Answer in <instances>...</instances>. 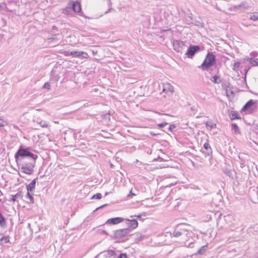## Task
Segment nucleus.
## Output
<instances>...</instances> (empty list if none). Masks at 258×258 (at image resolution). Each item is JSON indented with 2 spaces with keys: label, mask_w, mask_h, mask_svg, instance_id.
<instances>
[{
  "label": "nucleus",
  "mask_w": 258,
  "mask_h": 258,
  "mask_svg": "<svg viewBox=\"0 0 258 258\" xmlns=\"http://www.w3.org/2000/svg\"><path fill=\"white\" fill-rule=\"evenodd\" d=\"M138 217L139 218H141V215L139 214L138 215H132V216H131V218H133V217Z\"/></svg>",
  "instance_id": "e433bc0d"
},
{
  "label": "nucleus",
  "mask_w": 258,
  "mask_h": 258,
  "mask_svg": "<svg viewBox=\"0 0 258 258\" xmlns=\"http://www.w3.org/2000/svg\"><path fill=\"white\" fill-rule=\"evenodd\" d=\"M102 254L105 258H110L111 257H114L115 255V251L112 250L104 251L102 252Z\"/></svg>",
  "instance_id": "4468645a"
},
{
  "label": "nucleus",
  "mask_w": 258,
  "mask_h": 258,
  "mask_svg": "<svg viewBox=\"0 0 258 258\" xmlns=\"http://www.w3.org/2000/svg\"><path fill=\"white\" fill-rule=\"evenodd\" d=\"M110 113H106L104 115V118L110 120Z\"/></svg>",
  "instance_id": "72a5a7b5"
},
{
  "label": "nucleus",
  "mask_w": 258,
  "mask_h": 258,
  "mask_svg": "<svg viewBox=\"0 0 258 258\" xmlns=\"http://www.w3.org/2000/svg\"><path fill=\"white\" fill-rule=\"evenodd\" d=\"M117 258H127V255L125 253H120L117 257Z\"/></svg>",
  "instance_id": "473e14b6"
},
{
  "label": "nucleus",
  "mask_w": 258,
  "mask_h": 258,
  "mask_svg": "<svg viewBox=\"0 0 258 258\" xmlns=\"http://www.w3.org/2000/svg\"><path fill=\"white\" fill-rule=\"evenodd\" d=\"M131 232L130 228H123L113 231V235L111 236L114 239H121L129 234Z\"/></svg>",
  "instance_id": "7ed1b4c3"
},
{
  "label": "nucleus",
  "mask_w": 258,
  "mask_h": 258,
  "mask_svg": "<svg viewBox=\"0 0 258 258\" xmlns=\"http://www.w3.org/2000/svg\"><path fill=\"white\" fill-rule=\"evenodd\" d=\"M69 3L70 7H71L72 9H73V11L74 12L79 13L81 11V5L79 3L70 1Z\"/></svg>",
  "instance_id": "9d476101"
},
{
  "label": "nucleus",
  "mask_w": 258,
  "mask_h": 258,
  "mask_svg": "<svg viewBox=\"0 0 258 258\" xmlns=\"http://www.w3.org/2000/svg\"><path fill=\"white\" fill-rule=\"evenodd\" d=\"M17 163L21 167L19 168L22 173L31 174L34 171L36 159L37 155L29 151L28 149L20 147L15 155Z\"/></svg>",
  "instance_id": "f257e3e1"
},
{
  "label": "nucleus",
  "mask_w": 258,
  "mask_h": 258,
  "mask_svg": "<svg viewBox=\"0 0 258 258\" xmlns=\"http://www.w3.org/2000/svg\"><path fill=\"white\" fill-rule=\"evenodd\" d=\"M0 241H4L5 243H7L9 242V237L7 236H3L0 239Z\"/></svg>",
  "instance_id": "c756f323"
},
{
  "label": "nucleus",
  "mask_w": 258,
  "mask_h": 258,
  "mask_svg": "<svg viewBox=\"0 0 258 258\" xmlns=\"http://www.w3.org/2000/svg\"><path fill=\"white\" fill-rule=\"evenodd\" d=\"M125 219L121 217H115V218H112L109 219L107 220V221L105 222V224L109 225V224H117L118 223H119L122 221H123Z\"/></svg>",
  "instance_id": "1a4fd4ad"
},
{
  "label": "nucleus",
  "mask_w": 258,
  "mask_h": 258,
  "mask_svg": "<svg viewBox=\"0 0 258 258\" xmlns=\"http://www.w3.org/2000/svg\"><path fill=\"white\" fill-rule=\"evenodd\" d=\"M102 233L103 234H105L106 235H109L107 232L106 231H104V230H103L102 232Z\"/></svg>",
  "instance_id": "c03bdc74"
},
{
  "label": "nucleus",
  "mask_w": 258,
  "mask_h": 258,
  "mask_svg": "<svg viewBox=\"0 0 258 258\" xmlns=\"http://www.w3.org/2000/svg\"><path fill=\"white\" fill-rule=\"evenodd\" d=\"M68 53L70 55L74 56L75 57H82L84 58H87L89 57V55L88 53L84 51H73L68 52Z\"/></svg>",
  "instance_id": "0eeeda50"
},
{
  "label": "nucleus",
  "mask_w": 258,
  "mask_h": 258,
  "mask_svg": "<svg viewBox=\"0 0 258 258\" xmlns=\"http://www.w3.org/2000/svg\"><path fill=\"white\" fill-rule=\"evenodd\" d=\"M73 11V9H72L71 7H70V3H69L67 7L63 10V13L64 14L70 15Z\"/></svg>",
  "instance_id": "a211bd4d"
},
{
  "label": "nucleus",
  "mask_w": 258,
  "mask_h": 258,
  "mask_svg": "<svg viewBox=\"0 0 258 258\" xmlns=\"http://www.w3.org/2000/svg\"><path fill=\"white\" fill-rule=\"evenodd\" d=\"M239 65H240V63L238 62H236L234 63V67L235 68H238L239 67Z\"/></svg>",
  "instance_id": "f704fd0d"
},
{
  "label": "nucleus",
  "mask_w": 258,
  "mask_h": 258,
  "mask_svg": "<svg viewBox=\"0 0 258 258\" xmlns=\"http://www.w3.org/2000/svg\"><path fill=\"white\" fill-rule=\"evenodd\" d=\"M211 81L215 84H219L221 83V80L219 78V76L217 75H215L211 79Z\"/></svg>",
  "instance_id": "5701e85b"
},
{
  "label": "nucleus",
  "mask_w": 258,
  "mask_h": 258,
  "mask_svg": "<svg viewBox=\"0 0 258 258\" xmlns=\"http://www.w3.org/2000/svg\"><path fill=\"white\" fill-rule=\"evenodd\" d=\"M110 166H111V167H112L113 165L112 164H111Z\"/></svg>",
  "instance_id": "a18cd8bd"
},
{
  "label": "nucleus",
  "mask_w": 258,
  "mask_h": 258,
  "mask_svg": "<svg viewBox=\"0 0 258 258\" xmlns=\"http://www.w3.org/2000/svg\"><path fill=\"white\" fill-rule=\"evenodd\" d=\"M43 88L46 89L47 90H49L50 89V85L49 83H45L43 86Z\"/></svg>",
  "instance_id": "7c9ffc66"
},
{
  "label": "nucleus",
  "mask_w": 258,
  "mask_h": 258,
  "mask_svg": "<svg viewBox=\"0 0 258 258\" xmlns=\"http://www.w3.org/2000/svg\"><path fill=\"white\" fill-rule=\"evenodd\" d=\"M255 102L252 100H249L242 107V111H246L248 109H251L254 105Z\"/></svg>",
  "instance_id": "ddd939ff"
},
{
  "label": "nucleus",
  "mask_w": 258,
  "mask_h": 258,
  "mask_svg": "<svg viewBox=\"0 0 258 258\" xmlns=\"http://www.w3.org/2000/svg\"><path fill=\"white\" fill-rule=\"evenodd\" d=\"M207 248V245L203 246L196 253V254H202L205 253Z\"/></svg>",
  "instance_id": "412c9836"
},
{
  "label": "nucleus",
  "mask_w": 258,
  "mask_h": 258,
  "mask_svg": "<svg viewBox=\"0 0 258 258\" xmlns=\"http://www.w3.org/2000/svg\"><path fill=\"white\" fill-rule=\"evenodd\" d=\"M3 122H4L3 120L2 119L0 118V127L4 126Z\"/></svg>",
  "instance_id": "4c0bfd02"
},
{
  "label": "nucleus",
  "mask_w": 258,
  "mask_h": 258,
  "mask_svg": "<svg viewBox=\"0 0 258 258\" xmlns=\"http://www.w3.org/2000/svg\"><path fill=\"white\" fill-rule=\"evenodd\" d=\"M174 127H175V126L174 125H170V126L168 128V130L169 131H171L172 128H174Z\"/></svg>",
  "instance_id": "c9c22d12"
},
{
  "label": "nucleus",
  "mask_w": 258,
  "mask_h": 258,
  "mask_svg": "<svg viewBox=\"0 0 258 258\" xmlns=\"http://www.w3.org/2000/svg\"><path fill=\"white\" fill-rule=\"evenodd\" d=\"M12 200L13 202L16 201L17 199H22L23 197L22 191L21 190L18 191V192L15 195H12Z\"/></svg>",
  "instance_id": "f3484780"
},
{
  "label": "nucleus",
  "mask_w": 258,
  "mask_h": 258,
  "mask_svg": "<svg viewBox=\"0 0 258 258\" xmlns=\"http://www.w3.org/2000/svg\"><path fill=\"white\" fill-rule=\"evenodd\" d=\"M36 179H37V178L34 179L31 181V182L30 183L27 185L26 188H27V191L32 192L34 190L35 187V184H36Z\"/></svg>",
  "instance_id": "2eb2a0df"
},
{
  "label": "nucleus",
  "mask_w": 258,
  "mask_h": 258,
  "mask_svg": "<svg viewBox=\"0 0 258 258\" xmlns=\"http://www.w3.org/2000/svg\"><path fill=\"white\" fill-rule=\"evenodd\" d=\"M250 62L253 66H258V58H251L250 60Z\"/></svg>",
  "instance_id": "cd10ccee"
},
{
  "label": "nucleus",
  "mask_w": 258,
  "mask_h": 258,
  "mask_svg": "<svg viewBox=\"0 0 258 258\" xmlns=\"http://www.w3.org/2000/svg\"><path fill=\"white\" fill-rule=\"evenodd\" d=\"M131 195H132V196H135V195H136V194H134V193H133V192H132V191H130V194L128 195V197H130V196H131Z\"/></svg>",
  "instance_id": "58836bf2"
},
{
  "label": "nucleus",
  "mask_w": 258,
  "mask_h": 258,
  "mask_svg": "<svg viewBox=\"0 0 258 258\" xmlns=\"http://www.w3.org/2000/svg\"><path fill=\"white\" fill-rule=\"evenodd\" d=\"M249 19L253 21L258 20V13H253L252 15H250Z\"/></svg>",
  "instance_id": "393cba45"
},
{
  "label": "nucleus",
  "mask_w": 258,
  "mask_h": 258,
  "mask_svg": "<svg viewBox=\"0 0 258 258\" xmlns=\"http://www.w3.org/2000/svg\"><path fill=\"white\" fill-rule=\"evenodd\" d=\"M6 221L5 217L0 213V227L4 228L6 226Z\"/></svg>",
  "instance_id": "aec40b11"
},
{
  "label": "nucleus",
  "mask_w": 258,
  "mask_h": 258,
  "mask_svg": "<svg viewBox=\"0 0 258 258\" xmlns=\"http://www.w3.org/2000/svg\"><path fill=\"white\" fill-rule=\"evenodd\" d=\"M200 50L201 48L199 45H190L185 53V55L188 58H192L195 54Z\"/></svg>",
  "instance_id": "20e7f679"
},
{
  "label": "nucleus",
  "mask_w": 258,
  "mask_h": 258,
  "mask_svg": "<svg viewBox=\"0 0 258 258\" xmlns=\"http://www.w3.org/2000/svg\"><path fill=\"white\" fill-rule=\"evenodd\" d=\"M182 226V225L180 224L177 226V227L175 229L174 231L172 234L173 236L177 237L182 235H187V230L185 228H181Z\"/></svg>",
  "instance_id": "39448f33"
},
{
  "label": "nucleus",
  "mask_w": 258,
  "mask_h": 258,
  "mask_svg": "<svg viewBox=\"0 0 258 258\" xmlns=\"http://www.w3.org/2000/svg\"><path fill=\"white\" fill-rule=\"evenodd\" d=\"M111 10H112V9H111V8H110V9H109L107 11H106V12L105 13V14H106L108 13L109 12H110L111 11Z\"/></svg>",
  "instance_id": "37998d69"
},
{
  "label": "nucleus",
  "mask_w": 258,
  "mask_h": 258,
  "mask_svg": "<svg viewBox=\"0 0 258 258\" xmlns=\"http://www.w3.org/2000/svg\"><path fill=\"white\" fill-rule=\"evenodd\" d=\"M174 49L178 52H182L186 47L183 41L180 40H174L173 42Z\"/></svg>",
  "instance_id": "423d86ee"
},
{
  "label": "nucleus",
  "mask_w": 258,
  "mask_h": 258,
  "mask_svg": "<svg viewBox=\"0 0 258 258\" xmlns=\"http://www.w3.org/2000/svg\"><path fill=\"white\" fill-rule=\"evenodd\" d=\"M232 130H234L235 133H237L239 132V129L238 125L236 123H233L231 125Z\"/></svg>",
  "instance_id": "a878e982"
},
{
  "label": "nucleus",
  "mask_w": 258,
  "mask_h": 258,
  "mask_svg": "<svg viewBox=\"0 0 258 258\" xmlns=\"http://www.w3.org/2000/svg\"><path fill=\"white\" fill-rule=\"evenodd\" d=\"M250 7V6L248 5V4L246 2H243L241 3L240 5H236L233 7L234 9H238V8H241V10L244 11L245 10L248 9Z\"/></svg>",
  "instance_id": "9b49d317"
},
{
  "label": "nucleus",
  "mask_w": 258,
  "mask_h": 258,
  "mask_svg": "<svg viewBox=\"0 0 258 258\" xmlns=\"http://www.w3.org/2000/svg\"><path fill=\"white\" fill-rule=\"evenodd\" d=\"M168 123L167 122L162 123H159L157 124V126L160 128H162L164 127L166 125H167Z\"/></svg>",
  "instance_id": "2f4dec72"
},
{
  "label": "nucleus",
  "mask_w": 258,
  "mask_h": 258,
  "mask_svg": "<svg viewBox=\"0 0 258 258\" xmlns=\"http://www.w3.org/2000/svg\"><path fill=\"white\" fill-rule=\"evenodd\" d=\"M126 223L128 226L127 228H130L132 229H134L136 228L138 226V223L137 220L136 219H125Z\"/></svg>",
  "instance_id": "6e6552de"
},
{
  "label": "nucleus",
  "mask_w": 258,
  "mask_h": 258,
  "mask_svg": "<svg viewBox=\"0 0 258 258\" xmlns=\"http://www.w3.org/2000/svg\"><path fill=\"white\" fill-rule=\"evenodd\" d=\"M215 61V56L212 52H208L202 64L199 66V68L202 69L203 70L207 71L210 67L213 65Z\"/></svg>",
  "instance_id": "f03ea898"
},
{
  "label": "nucleus",
  "mask_w": 258,
  "mask_h": 258,
  "mask_svg": "<svg viewBox=\"0 0 258 258\" xmlns=\"http://www.w3.org/2000/svg\"><path fill=\"white\" fill-rule=\"evenodd\" d=\"M204 148L206 150V152H204L206 156H210L212 154L211 148L208 142L204 144Z\"/></svg>",
  "instance_id": "dca6fc26"
},
{
  "label": "nucleus",
  "mask_w": 258,
  "mask_h": 258,
  "mask_svg": "<svg viewBox=\"0 0 258 258\" xmlns=\"http://www.w3.org/2000/svg\"><path fill=\"white\" fill-rule=\"evenodd\" d=\"M36 122L42 127H47L48 126L47 123L45 121L41 120L40 119L37 118Z\"/></svg>",
  "instance_id": "4be33fe9"
},
{
  "label": "nucleus",
  "mask_w": 258,
  "mask_h": 258,
  "mask_svg": "<svg viewBox=\"0 0 258 258\" xmlns=\"http://www.w3.org/2000/svg\"><path fill=\"white\" fill-rule=\"evenodd\" d=\"M206 126L207 127H210L211 129L215 128L216 125L215 123H214L212 120H209L206 122Z\"/></svg>",
  "instance_id": "b1692460"
},
{
  "label": "nucleus",
  "mask_w": 258,
  "mask_h": 258,
  "mask_svg": "<svg viewBox=\"0 0 258 258\" xmlns=\"http://www.w3.org/2000/svg\"><path fill=\"white\" fill-rule=\"evenodd\" d=\"M187 20L190 23L191 22V18H190V16H188L187 18Z\"/></svg>",
  "instance_id": "a19ab883"
},
{
  "label": "nucleus",
  "mask_w": 258,
  "mask_h": 258,
  "mask_svg": "<svg viewBox=\"0 0 258 258\" xmlns=\"http://www.w3.org/2000/svg\"><path fill=\"white\" fill-rule=\"evenodd\" d=\"M112 5V3L111 2L110 0H108V5L109 7H110Z\"/></svg>",
  "instance_id": "79ce46f5"
},
{
  "label": "nucleus",
  "mask_w": 258,
  "mask_h": 258,
  "mask_svg": "<svg viewBox=\"0 0 258 258\" xmlns=\"http://www.w3.org/2000/svg\"><path fill=\"white\" fill-rule=\"evenodd\" d=\"M229 116L231 120H234L236 119H240V117L239 116L238 113L235 111H231L229 113Z\"/></svg>",
  "instance_id": "6ab92c4d"
},
{
  "label": "nucleus",
  "mask_w": 258,
  "mask_h": 258,
  "mask_svg": "<svg viewBox=\"0 0 258 258\" xmlns=\"http://www.w3.org/2000/svg\"><path fill=\"white\" fill-rule=\"evenodd\" d=\"M27 197L30 200V202L29 203H34V199H33V197L32 196V195H31L30 194V192H28L27 191Z\"/></svg>",
  "instance_id": "bb28decb"
},
{
  "label": "nucleus",
  "mask_w": 258,
  "mask_h": 258,
  "mask_svg": "<svg viewBox=\"0 0 258 258\" xmlns=\"http://www.w3.org/2000/svg\"><path fill=\"white\" fill-rule=\"evenodd\" d=\"M163 91L167 92H173L174 91L173 87L169 83H167L163 84Z\"/></svg>",
  "instance_id": "f8f14e48"
},
{
  "label": "nucleus",
  "mask_w": 258,
  "mask_h": 258,
  "mask_svg": "<svg viewBox=\"0 0 258 258\" xmlns=\"http://www.w3.org/2000/svg\"><path fill=\"white\" fill-rule=\"evenodd\" d=\"M102 198V195L100 193H97L96 194L94 195L92 197V199H100Z\"/></svg>",
  "instance_id": "c85d7f7f"
},
{
  "label": "nucleus",
  "mask_w": 258,
  "mask_h": 258,
  "mask_svg": "<svg viewBox=\"0 0 258 258\" xmlns=\"http://www.w3.org/2000/svg\"><path fill=\"white\" fill-rule=\"evenodd\" d=\"M106 205H107V204H104V205H102V206H100V207H99L97 208L96 209V210H98V209H101V208H102L104 207V206H106Z\"/></svg>",
  "instance_id": "ea45409f"
}]
</instances>
